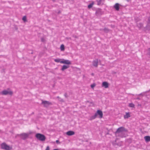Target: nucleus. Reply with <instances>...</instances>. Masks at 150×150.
I'll list each match as a JSON object with an SVG mask.
<instances>
[{
  "label": "nucleus",
  "instance_id": "f257e3e1",
  "mask_svg": "<svg viewBox=\"0 0 150 150\" xmlns=\"http://www.w3.org/2000/svg\"><path fill=\"white\" fill-rule=\"evenodd\" d=\"M103 113L102 111L100 110H98L95 113L94 115L90 117L89 119L90 120H92L96 118L98 116V117L100 119L102 118L103 117Z\"/></svg>",
  "mask_w": 150,
  "mask_h": 150
},
{
  "label": "nucleus",
  "instance_id": "f03ea898",
  "mask_svg": "<svg viewBox=\"0 0 150 150\" xmlns=\"http://www.w3.org/2000/svg\"><path fill=\"white\" fill-rule=\"evenodd\" d=\"M35 137L38 140L42 142L45 141L46 139L45 136L44 134L39 133L36 134Z\"/></svg>",
  "mask_w": 150,
  "mask_h": 150
},
{
  "label": "nucleus",
  "instance_id": "7ed1b4c3",
  "mask_svg": "<svg viewBox=\"0 0 150 150\" xmlns=\"http://www.w3.org/2000/svg\"><path fill=\"white\" fill-rule=\"evenodd\" d=\"M126 131V130L124 127H119L117 129L115 132L116 136H117L118 134H119L124 131Z\"/></svg>",
  "mask_w": 150,
  "mask_h": 150
},
{
  "label": "nucleus",
  "instance_id": "20e7f679",
  "mask_svg": "<svg viewBox=\"0 0 150 150\" xmlns=\"http://www.w3.org/2000/svg\"><path fill=\"white\" fill-rule=\"evenodd\" d=\"M1 148L6 150H11V148L8 145L5 143H3L1 144Z\"/></svg>",
  "mask_w": 150,
  "mask_h": 150
},
{
  "label": "nucleus",
  "instance_id": "39448f33",
  "mask_svg": "<svg viewBox=\"0 0 150 150\" xmlns=\"http://www.w3.org/2000/svg\"><path fill=\"white\" fill-rule=\"evenodd\" d=\"M0 93L2 95H9L11 96L13 94V92L12 91H8L7 90H4L2 91Z\"/></svg>",
  "mask_w": 150,
  "mask_h": 150
},
{
  "label": "nucleus",
  "instance_id": "423d86ee",
  "mask_svg": "<svg viewBox=\"0 0 150 150\" xmlns=\"http://www.w3.org/2000/svg\"><path fill=\"white\" fill-rule=\"evenodd\" d=\"M21 138L23 140H25L28 137L29 134L28 133H23L19 135Z\"/></svg>",
  "mask_w": 150,
  "mask_h": 150
},
{
  "label": "nucleus",
  "instance_id": "0eeeda50",
  "mask_svg": "<svg viewBox=\"0 0 150 150\" xmlns=\"http://www.w3.org/2000/svg\"><path fill=\"white\" fill-rule=\"evenodd\" d=\"M42 104L44 105V106L45 107H48L49 105H51L52 104V103L51 102H50L46 100H42Z\"/></svg>",
  "mask_w": 150,
  "mask_h": 150
},
{
  "label": "nucleus",
  "instance_id": "6e6552de",
  "mask_svg": "<svg viewBox=\"0 0 150 150\" xmlns=\"http://www.w3.org/2000/svg\"><path fill=\"white\" fill-rule=\"evenodd\" d=\"M61 61L60 62L61 63L64 64H71V63L70 61L68 60L64 59H61Z\"/></svg>",
  "mask_w": 150,
  "mask_h": 150
},
{
  "label": "nucleus",
  "instance_id": "1a4fd4ad",
  "mask_svg": "<svg viewBox=\"0 0 150 150\" xmlns=\"http://www.w3.org/2000/svg\"><path fill=\"white\" fill-rule=\"evenodd\" d=\"M144 29L145 31L146 30H150V19H148L147 25L144 28Z\"/></svg>",
  "mask_w": 150,
  "mask_h": 150
},
{
  "label": "nucleus",
  "instance_id": "9d476101",
  "mask_svg": "<svg viewBox=\"0 0 150 150\" xmlns=\"http://www.w3.org/2000/svg\"><path fill=\"white\" fill-rule=\"evenodd\" d=\"M98 64V59H96L92 62L93 65L95 67H97Z\"/></svg>",
  "mask_w": 150,
  "mask_h": 150
},
{
  "label": "nucleus",
  "instance_id": "9b49d317",
  "mask_svg": "<svg viewBox=\"0 0 150 150\" xmlns=\"http://www.w3.org/2000/svg\"><path fill=\"white\" fill-rule=\"evenodd\" d=\"M102 86L104 87L105 88L108 87L109 84L106 81L103 82L102 84Z\"/></svg>",
  "mask_w": 150,
  "mask_h": 150
},
{
  "label": "nucleus",
  "instance_id": "f8f14e48",
  "mask_svg": "<svg viewBox=\"0 0 150 150\" xmlns=\"http://www.w3.org/2000/svg\"><path fill=\"white\" fill-rule=\"evenodd\" d=\"M66 134L67 135L70 136L74 135L75 134V132L72 131H69L67 132Z\"/></svg>",
  "mask_w": 150,
  "mask_h": 150
},
{
  "label": "nucleus",
  "instance_id": "ddd939ff",
  "mask_svg": "<svg viewBox=\"0 0 150 150\" xmlns=\"http://www.w3.org/2000/svg\"><path fill=\"white\" fill-rule=\"evenodd\" d=\"M96 13L97 16H100L102 14L101 10L100 9H98L96 10Z\"/></svg>",
  "mask_w": 150,
  "mask_h": 150
},
{
  "label": "nucleus",
  "instance_id": "4468645a",
  "mask_svg": "<svg viewBox=\"0 0 150 150\" xmlns=\"http://www.w3.org/2000/svg\"><path fill=\"white\" fill-rule=\"evenodd\" d=\"M144 139L146 142H147L150 141V136H146L144 137Z\"/></svg>",
  "mask_w": 150,
  "mask_h": 150
},
{
  "label": "nucleus",
  "instance_id": "2eb2a0df",
  "mask_svg": "<svg viewBox=\"0 0 150 150\" xmlns=\"http://www.w3.org/2000/svg\"><path fill=\"white\" fill-rule=\"evenodd\" d=\"M69 65H63L61 69V70L62 71H64V70L66 69H67V68H69Z\"/></svg>",
  "mask_w": 150,
  "mask_h": 150
},
{
  "label": "nucleus",
  "instance_id": "dca6fc26",
  "mask_svg": "<svg viewBox=\"0 0 150 150\" xmlns=\"http://www.w3.org/2000/svg\"><path fill=\"white\" fill-rule=\"evenodd\" d=\"M114 7L117 11H118L119 10V4L118 3L115 4Z\"/></svg>",
  "mask_w": 150,
  "mask_h": 150
},
{
  "label": "nucleus",
  "instance_id": "f3484780",
  "mask_svg": "<svg viewBox=\"0 0 150 150\" xmlns=\"http://www.w3.org/2000/svg\"><path fill=\"white\" fill-rule=\"evenodd\" d=\"M130 117V115L129 112H126V115L124 116V118L125 119H126Z\"/></svg>",
  "mask_w": 150,
  "mask_h": 150
},
{
  "label": "nucleus",
  "instance_id": "a211bd4d",
  "mask_svg": "<svg viewBox=\"0 0 150 150\" xmlns=\"http://www.w3.org/2000/svg\"><path fill=\"white\" fill-rule=\"evenodd\" d=\"M117 139H118L117 138H116L115 141H113L112 142V144L113 146H116L117 143Z\"/></svg>",
  "mask_w": 150,
  "mask_h": 150
},
{
  "label": "nucleus",
  "instance_id": "6ab92c4d",
  "mask_svg": "<svg viewBox=\"0 0 150 150\" xmlns=\"http://www.w3.org/2000/svg\"><path fill=\"white\" fill-rule=\"evenodd\" d=\"M97 2V5H101L102 2H103L104 0H96Z\"/></svg>",
  "mask_w": 150,
  "mask_h": 150
},
{
  "label": "nucleus",
  "instance_id": "aec40b11",
  "mask_svg": "<svg viewBox=\"0 0 150 150\" xmlns=\"http://www.w3.org/2000/svg\"><path fill=\"white\" fill-rule=\"evenodd\" d=\"M137 26L140 29L143 27V24L142 23H137Z\"/></svg>",
  "mask_w": 150,
  "mask_h": 150
},
{
  "label": "nucleus",
  "instance_id": "412c9836",
  "mask_svg": "<svg viewBox=\"0 0 150 150\" xmlns=\"http://www.w3.org/2000/svg\"><path fill=\"white\" fill-rule=\"evenodd\" d=\"M100 30H103L104 31L105 33H108L110 31V30L107 28H105L103 29H100Z\"/></svg>",
  "mask_w": 150,
  "mask_h": 150
},
{
  "label": "nucleus",
  "instance_id": "4be33fe9",
  "mask_svg": "<svg viewBox=\"0 0 150 150\" xmlns=\"http://www.w3.org/2000/svg\"><path fill=\"white\" fill-rule=\"evenodd\" d=\"M60 48L61 51H64L65 49L64 45L63 44L61 45L60 47Z\"/></svg>",
  "mask_w": 150,
  "mask_h": 150
},
{
  "label": "nucleus",
  "instance_id": "5701e85b",
  "mask_svg": "<svg viewBox=\"0 0 150 150\" xmlns=\"http://www.w3.org/2000/svg\"><path fill=\"white\" fill-rule=\"evenodd\" d=\"M94 4V2H92L91 4H90L88 5V8L89 9L91 8L93 6Z\"/></svg>",
  "mask_w": 150,
  "mask_h": 150
},
{
  "label": "nucleus",
  "instance_id": "b1692460",
  "mask_svg": "<svg viewBox=\"0 0 150 150\" xmlns=\"http://www.w3.org/2000/svg\"><path fill=\"white\" fill-rule=\"evenodd\" d=\"M61 60V59H55L54 60V61L55 62H60H60L61 61H60Z\"/></svg>",
  "mask_w": 150,
  "mask_h": 150
},
{
  "label": "nucleus",
  "instance_id": "393cba45",
  "mask_svg": "<svg viewBox=\"0 0 150 150\" xmlns=\"http://www.w3.org/2000/svg\"><path fill=\"white\" fill-rule=\"evenodd\" d=\"M129 106L131 108H134V105L133 103H130L129 104Z\"/></svg>",
  "mask_w": 150,
  "mask_h": 150
},
{
  "label": "nucleus",
  "instance_id": "a878e982",
  "mask_svg": "<svg viewBox=\"0 0 150 150\" xmlns=\"http://www.w3.org/2000/svg\"><path fill=\"white\" fill-rule=\"evenodd\" d=\"M122 142H121L117 143L116 146H121L122 145Z\"/></svg>",
  "mask_w": 150,
  "mask_h": 150
},
{
  "label": "nucleus",
  "instance_id": "bb28decb",
  "mask_svg": "<svg viewBox=\"0 0 150 150\" xmlns=\"http://www.w3.org/2000/svg\"><path fill=\"white\" fill-rule=\"evenodd\" d=\"M96 86V84L95 83H93L91 85V87L92 88H93Z\"/></svg>",
  "mask_w": 150,
  "mask_h": 150
},
{
  "label": "nucleus",
  "instance_id": "cd10ccee",
  "mask_svg": "<svg viewBox=\"0 0 150 150\" xmlns=\"http://www.w3.org/2000/svg\"><path fill=\"white\" fill-rule=\"evenodd\" d=\"M148 54L150 56V48H148Z\"/></svg>",
  "mask_w": 150,
  "mask_h": 150
},
{
  "label": "nucleus",
  "instance_id": "c85d7f7f",
  "mask_svg": "<svg viewBox=\"0 0 150 150\" xmlns=\"http://www.w3.org/2000/svg\"><path fill=\"white\" fill-rule=\"evenodd\" d=\"M14 28L16 30H17L18 29V28L16 25H15L14 27Z\"/></svg>",
  "mask_w": 150,
  "mask_h": 150
},
{
  "label": "nucleus",
  "instance_id": "c756f323",
  "mask_svg": "<svg viewBox=\"0 0 150 150\" xmlns=\"http://www.w3.org/2000/svg\"><path fill=\"white\" fill-rule=\"evenodd\" d=\"M137 95L138 96H144V93H141L139 94L138 95Z\"/></svg>",
  "mask_w": 150,
  "mask_h": 150
},
{
  "label": "nucleus",
  "instance_id": "7c9ffc66",
  "mask_svg": "<svg viewBox=\"0 0 150 150\" xmlns=\"http://www.w3.org/2000/svg\"><path fill=\"white\" fill-rule=\"evenodd\" d=\"M45 39L43 38H41V41L42 42H44L45 41Z\"/></svg>",
  "mask_w": 150,
  "mask_h": 150
},
{
  "label": "nucleus",
  "instance_id": "2f4dec72",
  "mask_svg": "<svg viewBox=\"0 0 150 150\" xmlns=\"http://www.w3.org/2000/svg\"><path fill=\"white\" fill-rule=\"evenodd\" d=\"M56 142L57 143V144H60V142H59V140H57L56 141Z\"/></svg>",
  "mask_w": 150,
  "mask_h": 150
},
{
  "label": "nucleus",
  "instance_id": "473e14b6",
  "mask_svg": "<svg viewBox=\"0 0 150 150\" xmlns=\"http://www.w3.org/2000/svg\"><path fill=\"white\" fill-rule=\"evenodd\" d=\"M23 20V22L24 23L28 21L27 19H22Z\"/></svg>",
  "mask_w": 150,
  "mask_h": 150
},
{
  "label": "nucleus",
  "instance_id": "72a5a7b5",
  "mask_svg": "<svg viewBox=\"0 0 150 150\" xmlns=\"http://www.w3.org/2000/svg\"><path fill=\"white\" fill-rule=\"evenodd\" d=\"M45 150H50V147L49 146H48L47 147L46 149Z\"/></svg>",
  "mask_w": 150,
  "mask_h": 150
},
{
  "label": "nucleus",
  "instance_id": "f704fd0d",
  "mask_svg": "<svg viewBox=\"0 0 150 150\" xmlns=\"http://www.w3.org/2000/svg\"><path fill=\"white\" fill-rule=\"evenodd\" d=\"M64 96L66 98H67L68 96L67 95V94L66 93H65L64 94Z\"/></svg>",
  "mask_w": 150,
  "mask_h": 150
},
{
  "label": "nucleus",
  "instance_id": "c9c22d12",
  "mask_svg": "<svg viewBox=\"0 0 150 150\" xmlns=\"http://www.w3.org/2000/svg\"><path fill=\"white\" fill-rule=\"evenodd\" d=\"M107 130L108 131V132H107V133H106V134H105V135H107V134H110V133H109V130H108L107 129Z\"/></svg>",
  "mask_w": 150,
  "mask_h": 150
},
{
  "label": "nucleus",
  "instance_id": "e433bc0d",
  "mask_svg": "<svg viewBox=\"0 0 150 150\" xmlns=\"http://www.w3.org/2000/svg\"><path fill=\"white\" fill-rule=\"evenodd\" d=\"M26 16H25L23 17L22 19H26Z\"/></svg>",
  "mask_w": 150,
  "mask_h": 150
},
{
  "label": "nucleus",
  "instance_id": "4c0bfd02",
  "mask_svg": "<svg viewBox=\"0 0 150 150\" xmlns=\"http://www.w3.org/2000/svg\"><path fill=\"white\" fill-rule=\"evenodd\" d=\"M135 99L137 100H140V98H139V97H138L136 98Z\"/></svg>",
  "mask_w": 150,
  "mask_h": 150
},
{
  "label": "nucleus",
  "instance_id": "58836bf2",
  "mask_svg": "<svg viewBox=\"0 0 150 150\" xmlns=\"http://www.w3.org/2000/svg\"><path fill=\"white\" fill-rule=\"evenodd\" d=\"M91 75L92 76H93L94 75V74L93 73H92L91 74Z\"/></svg>",
  "mask_w": 150,
  "mask_h": 150
},
{
  "label": "nucleus",
  "instance_id": "ea45409f",
  "mask_svg": "<svg viewBox=\"0 0 150 150\" xmlns=\"http://www.w3.org/2000/svg\"><path fill=\"white\" fill-rule=\"evenodd\" d=\"M53 150H59L58 149H54Z\"/></svg>",
  "mask_w": 150,
  "mask_h": 150
},
{
  "label": "nucleus",
  "instance_id": "a19ab883",
  "mask_svg": "<svg viewBox=\"0 0 150 150\" xmlns=\"http://www.w3.org/2000/svg\"><path fill=\"white\" fill-rule=\"evenodd\" d=\"M60 13V11H59L58 12V13Z\"/></svg>",
  "mask_w": 150,
  "mask_h": 150
},
{
  "label": "nucleus",
  "instance_id": "79ce46f5",
  "mask_svg": "<svg viewBox=\"0 0 150 150\" xmlns=\"http://www.w3.org/2000/svg\"><path fill=\"white\" fill-rule=\"evenodd\" d=\"M33 52H32L31 53V54H33Z\"/></svg>",
  "mask_w": 150,
  "mask_h": 150
},
{
  "label": "nucleus",
  "instance_id": "37998d69",
  "mask_svg": "<svg viewBox=\"0 0 150 150\" xmlns=\"http://www.w3.org/2000/svg\"><path fill=\"white\" fill-rule=\"evenodd\" d=\"M127 1H129V0H126Z\"/></svg>",
  "mask_w": 150,
  "mask_h": 150
},
{
  "label": "nucleus",
  "instance_id": "c03bdc74",
  "mask_svg": "<svg viewBox=\"0 0 150 150\" xmlns=\"http://www.w3.org/2000/svg\"><path fill=\"white\" fill-rule=\"evenodd\" d=\"M10 89L9 88H8V90H9Z\"/></svg>",
  "mask_w": 150,
  "mask_h": 150
},
{
  "label": "nucleus",
  "instance_id": "a18cd8bd",
  "mask_svg": "<svg viewBox=\"0 0 150 150\" xmlns=\"http://www.w3.org/2000/svg\"><path fill=\"white\" fill-rule=\"evenodd\" d=\"M69 39H71V38H69Z\"/></svg>",
  "mask_w": 150,
  "mask_h": 150
},
{
  "label": "nucleus",
  "instance_id": "49530a36",
  "mask_svg": "<svg viewBox=\"0 0 150 150\" xmlns=\"http://www.w3.org/2000/svg\"><path fill=\"white\" fill-rule=\"evenodd\" d=\"M149 91H150V89L149 90Z\"/></svg>",
  "mask_w": 150,
  "mask_h": 150
}]
</instances>
